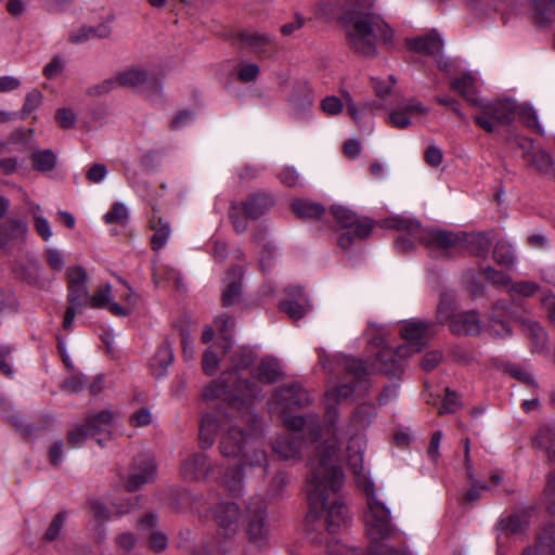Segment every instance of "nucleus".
I'll return each instance as SVG.
<instances>
[{
	"mask_svg": "<svg viewBox=\"0 0 555 555\" xmlns=\"http://www.w3.org/2000/svg\"><path fill=\"white\" fill-rule=\"evenodd\" d=\"M255 361V353L247 347H238L229 358L230 365L222 372L218 380L208 384L203 390L207 400L220 398L231 410L230 416L220 411L217 415H203L199 424V444L202 449L210 448L215 442L218 429H224L221 437L220 453L223 457L236 460L237 463L229 466L222 478L223 486L232 496L243 494V480L249 469L266 467L267 454L257 444L254 435L245 433L238 424H232V418L241 414L242 423L256 430V415L253 412V402L261 399L262 390L255 383L242 378L241 371L248 369Z\"/></svg>",
	"mask_w": 555,
	"mask_h": 555,
	"instance_id": "obj_1",
	"label": "nucleus"
},
{
	"mask_svg": "<svg viewBox=\"0 0 555 555\" xmlns=\"http://www.w3.org/2000/svg\"><path fill=\"white\" fill-rule=\"evenodd\" d=\"M338 411L328 406L324 422L326 434L331 437L319 443L308 461L306 488L312 506H322L328 489L337 490L344 485V473L339 463V447L345 438L346 428L337 427Z\"/></svg>",
	"mask_w": 555,
	"mask_h": 555,
	"instance_id": "obj_2",
	"label": "nucleus"
},
{
	"mask_svg": "<svg viewBox=\"0 0 555 555\" xmlns=\"http://www.w3.org/2000/svg\"><path fill=\"white\" fill-rule=\"evenodd\" d=\"M375 0H345L339 22L345 30L348 47L364 57L378 54L379 42L391 46L393 30L373 11Z\"/></svg>",
	"mask_w": 555,
	"mask_h": 555,
	"instance_id": "obj_3",
	"label": "nucleus"
},
{
	"mask_svg": "<svg viewBox=\"0 0 555 555\" xmlns=\"http://www.w3.org/2000/svg\"><path fill=\"white\" fill-rule=\"evenodd\" d=\"M379 224L382 228L401 232L395 241V247L399 253L413 250L417 242L431 251L449 249L459 242V236L452 232L424 229L417 220L402 216L385 218Z\"/></svg>",
	"mask_w": 555,
	"mask_h": 555,
	"instance_id": "obj_4",
	"label": "nucleus"
},
{
	"mask_svg": "<svg viewBox=\"0 0 555 555\" xmlns=\"http://www.w3.org/2000/svg\"><path fill=\"white\" fill-rule=\"evenodd\" d=\"M284 424L294 433H289L275 438L272 441V450L283 461L299 460L302 449V438L299 431L307 430L311 440L317 442L321 438L320 420L314 414L302 415H285Z\"/></svg>",
	"mask_w": 555,
	"mask_h": 555,
	"instance_id": "obj_5",
	"label": "nucleus"
},
{
	"mask_svg": "<svg viewBox=\"0 0 555 555\" xmlns=\"http://www.w3.org/2000/svg\"><path fill=\"white\" fill-rule=\"evenodd\" d=\"M362 491L365 493V511L363 521L370 540H391L397 534L389 507L375 490L371 479H364Z\"/></svg>",
	"mask_w": 555,
	"mask_h": 555,
	"instance_id": "obj_6",
	"label": "nucleus"
},
{
	"mask_svg": "<svg viewBox=\"0 0 555 555\" xmlns=\"http://www.w3.org/2000/svg\"><path fill=\"white\" fill-rule=\"evenodd\" d=\"M337 367L344 376L339 384L326 392L328 403H338L350 398L354 391L367 390L369 373L361 360L344 356L337 360Z\"/></svg>",
	"mask_w": 555,
	"mask_h": 555,
	"instance_id": "obj_7",
	"label": "nucleus"
},
{
	"mask_svg": "<svg viewBox=\"0 0 555 555\" xmlns=\"http://www.w3.org/2000/svg\"><path fill=\"white\" fill-rule=\"evenodd\" d=\"M476 105L479 113L474 116V121L488 133L511 126L515 120L516 102L512 99L480 101Z\"/></svg>",
	"mask_w": 555,
	"mask_h": 555,
	"instance_id": "obj_8",
	"label": "nucleus"
},
{
	"mask_svg": "<svg viewBox=\"0 0 555 555\" xmlns=\"http://www.w3.org/2000/svg\"><path fill=\"white\" fill-rule=\"evenodd\" d=\"M116 86L129 87L146 92H157L160 89V81L153 73L140 68H130L119 73L115 78H109L98 86L89 89V94L101 95L109 92Z\"/></svg>",
	"mask_w": 555,
	"mask_h": 555,
	"instance_id": "obj_9",
	"label": "nucleus"
},
{
	"mask_svg": "<svg viewBox=\"0 0 555 555\" xmlns=\"http://www.w3.org/2000/svg\"><path fill=\"white\" fill-rule=\"evenodd\" d=\"M332 214L345 230L338 238V245L344 249L349 248L357 241L365 240L373 230V221L371 219L360 218L352 210L344 206H333Z\"/></svg>",
	"mask_w": 555,
	"mask_h": 555,
	"instance_id": "obj_10",
	"label": "nucleus"
},
{
	"mask_svg": "<svg viewBox=\"0 0 555 555\" xmlns=\"http://www.w3.org/2000/svg\"><path fill=\"white\" fill-rule=\"evenodd\" d=\"M246 534L256 546H263L270 537L267 503L262 496H253L246 505Z\"/></svg>",
	"mask_w": 555,
	"mask_h": 555,
	"instance_id": "obj_11",
	"label": "nucleus"
},
{
	"mask_svg": "<svg viewBox=\"0 0 555 555\" xmlns=\"http://www.w3.org/2000/svg\"><path fill=\"white\" fill-rule=\"evenodd\" d=\"M341 487H343V485L337 490L328 489V491L326 493V499L322 506H319V507L312 506L310 499H308L310 511L306 518L307 527L310 526V522L312 520L319 519L322 512H325V519H324L323 524L328 533L334 534V533L338 532L341 528L347 527V525L349 522L348 507L340 501H335L330 506H327V501H328L330 494L337 493ZM305 490H306V494H308L306 487H305ZM307 498H309V495H307Z\"/></svg>",
	"mask_w": 555,
	"mask_h": 555,
	"instance_id": "obj_12",
	"label": "nucleus"
},
{
	"mask_svg": "<svg viewBox=\"0 0 555 555\" xmlns=\"http://www.w3.org/2000/svg\"><path fill=\"white\" fill-rule=\"evenodd\" d=\"M309 402V395L298 383H291L276 389L274 396L269 400V410H280L285 414L286 410L301 408Z\"/></svg>",
	"mask_w": 555,
	"mask_h": 555,
	"instance_id": "obj_13",
	"label": "nucleus"
},
{
	"mask_svg": "<svg viewBox=\"0 0 555 555\" xmlns=\"http://www.w3.org/2000/svg\"><path fill=\"white\" fill-rule=\"evenodd\" d=\"M433 326L434 323L428 321H410L404 323L401 326L400 334L405 340V344L397 348L399 358L420 352L425 345L423 339Z\"/></svg>",
	"mask_w": 555,
	"mask_h": 555,
	"instance_id": "obj_14",
	"label": "nucleus"
},
{
	"mask_svg": "<svg viewBox=\"0 0 555 555\" xmlns=\"http://www.w3.org/2000/svg\"><path fill=\"white\" fill-rule=\"evenodd\" d=\"M156 463L150 455H140L133 460L128 477L124 486L129 492L139 490L144 485L152 482L156 477Z\"/></svg>",
	"mask_w": 555,
	"mask_h": 555,
	"instance_id": "obj_15",
	"label": "nucleus"
},
{
	"mask_svg": "<svg viewBox=\"0 0 555 555\" xmlns=\"http://www.w3.org/2000/svg\"><path fill=\"white\" fill-rule=\"evenodd\" d=\"M214 518L220 535L233 538L238 532L241 509L236 503H219L214 511Z\"/></svg>",
	"mask_w": 555,
	"mask_h": 555,
	"instance_id": "obj_16",
	"label": "nucleus"
},
{
	"mask_svg": "<svg viewBox=\"0 0 555 555\" xmlns=\"http://www.w3.org/2000/svg\"><path fill=\"white\" fill-rule=\"evenodd\" d=\"M28 232V223L20 218H9L0 223V251L24 244Z\"/></svg>",
	"mask_w": 555,
	"mask_h": 555,
	"instance_id": "obj_17",
	"label": "nucleus"
},
{
	"mask_svg": "<svg viewBox=\"0 0 555 555\" xmlns=\"http://www.w3.org/2000/svg\"><path fill=\"white\" fill-rule=\"evenodd\" d=\"M287 297L280 302V309L294 321L300 320L309 311L308 299L300 286H289L285 289Z\"/></svg>",
	"mask_w": 555,
	"mask_h": 555,
	"instance_id": "obj_18",
	"label": "nucleus"
},
{
	"mask_svg": "<svg viewBox=\"0 0 555 555\" xmlns=\"http://www.w3.org/2000/svg\"><path fill=\"white\" fill-rule=\"evenodd\" d=\"M244 273L245 269L241 264H234L228 270L224 279L227 285L221 296V301L224 307H231L241 299Z\"/></svg>",
	"mask_w": 555,
	"mask_h": 555,
	"instance_id": "obj_19",
	"label": "nucleus"
},
{
	"mask_svg": "<svg viewBox=\"0 0 555 555\" xmlns=\"http://www.w3.org/2000/svg\"><path fill=\"white\" fill-rule=\"evenodd\" d=\"M212 469L211 464L205 454L194 453L186 457L181 466L180 473L185 480H201L206 478Z\"/></svg>",
	"mask_w": 555,
	"mask_h": 555,
	"instance_id": "obj_20",
	"label": "nucleus"
},
{
	"mask_svg": "<svg viewBox=\"0 0 555 555\" xmlns=\"http://www.w3.org/2000/svg\"><path fill=\"white\" fill-rule=\"evenodd\" d=\"M450 331L455 335H477L481 331L478 313L474 310L454 314L448 322Z\"/></svg>",
	"mask_w": 555,
	"mask_h": 555,
	"instance_id": "obj_21",
	"label": "nucleus"
},
{
	"mask_svg": "<svg viewBox=\"0 0 555 555\" xmlns=\"http://www.w3.org/2000/svg\"><path fill=\"white\" fill-rule=\"evenodd\" d=\"M376 415L375 406L371 403L360 404L353 412L349 424L346 427V435L348 439L356 443V436L359 431L367 428L374 416Z\"/></svg>",
	"mask_w": 555,
	"mask_h": 555,
	"instance_id": "obj_22",
	"label": "nucleus"
},
{
	"mask_svg": "<svg viewBox=\"0 0 555 555\" xmlns=\"http://www.w3.org/2000/svg\"><path fill=\"white\" fill-rule=\"evenodd\" d=\"M529 527V514L526 511H516L505 517H502L496 524V530L499 531L498 539H501V534H517L522 533Z\"/></svg>",
	"mask_w": 555,
	"mask_h": 555,
	"instance_id": "obj_23",
	"label": "nucleus"
},
{
	"mask_svg": "<svg viewBox=\"0 0 555 555\" xmlns=\"http://www.w3.org/2000/svg\"><path fill=\"white\" fill-rule=\"evenodd\" d=\"M291 113L295 118H301L313 105L312 92L307 86L295 88L289 98Z\"/></svg>",
	"mask_w": 555,
	"mask_h": 555,
	"instance_id": "obj_24",
	"label": "nucleus"
},
{
	"mask_svg": "<svg viewBox=\"0 0 555 555\" xmlns=\"http://www.w3.org/2000/svg\"><path fill=\"white\" fill-rule=\"evenodd\" d=\"M399 357L397 354V350L393 351L389 347H383L376 356V359L373 363L374 369L383 372L388 376H398L402 369L399 360L396 358Z\"/></svg>",
	"mask_w": 555,
	"mask_h": 555,
	"instance_id": "obj_25",
	"label": "nucleus"
},
{
	"mask_svg": "<svg viewBox=\"0 0 555 555\" xmlns=\"http://www.w3.org/2000/svg\"><path fill=\"white\" fill-rule=\"evenodd\" d=\"M521 325L524 334L531 343L532 352H544L547 349V334L544 328L532 320H524Z\"/></svg>",
	"mask_w": 555,
	"mask_h": 555,
	"instance_id": "obj_26",
	"label": "nucleus"
},
{
	"mask_svg": "<svg viewBox=\"0 0 555 555\" xmlns=\"http://www.w3.org/2000/svg\"><path fill=\"white\" fill-rule=\"evenodd\" d=\"M408 46L411 50L416 52H422L427 55H439L442 50L443 42L440 36L433 30L424 37L409 39Z\"/></svg>",
	"mask_w": 555,
	"mask_h": 555,
	"instance_id": "obj_27",
	"label": "nucleus"
},
{
	"mask_svg": "<svg viewBox=\"0 0 555 555\" xmlns=\"http://www.w3.org/2000/svg\"><path fill=\"white\" fill-rule=\"evenodd\" d=\"M274 205V198L268 193H257L249 196L243 208L250 219H258Z\"/></svg>",
	"mask_w": 555,
	"mask_h": 555,
	"instance_id": "obj_28",
	"label": "nucleus"
},
{
	"mask_svg": "<svg viewBox=\"0 0 555 555\" xmlns=\"http://www.w3.org/2000/svg\"><path fill=\"white\" fill-rule=\"evenodd\" d=\"M173 362L172 347L168 341L162 344L150 361L152 374L156 378H160L166 375L167 369Z\"/></svg>",
	"mask_w": 555,
	"mask_h": 555,
	"instance_id": "obj_29",
	"label": "nucleus"
},
{
	"mask_svg": "<svg viewBox=\"0 0 555 555\" xmlns=\"http://www.w3.org/2000/svg\"><path fill=\"white\" fill-rule=\"evenodd\" d=\"M532 550V555H555V524H547L541 528L537 535V541Z\"/></svg>",
	"mask_w": 555,
	"mask_h": 555,
	"instance_id": "obj_30",
	"label": "nucleus"
},
{
	"mask_svg": "<svg viewBox=\"0 0 555 555\" xmlns=\"http://www.w3.org/2000/svg\"><path fill=\"white\" fill-rule=\"evenodd\" d=\"M153 235L151 237L152 249L157 251L162 249L168 242L171 235V228L168 221L154 214L150 220Z\"/></svg>",
	"mask_w": 555,
	"mask_h": 555,
	"instance_id": "obj_31",
	"label": "nucleus"
},
{
	"mask_svg": "<svg viewBox=\"0 0 555 555\" xmlns=\"http://www.w3.org/2000/svg\"><path fill=\"white\" fill-rule=\"evenodd\" d=\"M237 38L244 43V46L248 47L255 53L261 54L267 51V47L273 44V37L251 30H243L238 33Z\"/></svg>",
	"mask_w": 555,
	"mask_h": 555,
	"instance_id": "obj_32",
	"label": "nucleus"
},
{
	"mask_svg": "<svg viewBox=\"0 0 555 555\" xmlns=\"http://www.w3.org/2000/svg\"><path fill=\"white\" fill-rule=\"evenodd\" d=\"M113 422L114 414L111 411L104 410L90 414L87 417L85 426L88 429L90 437H95L100 434L109 433Z\"/></svg>",
	"mask_w": 555,
	"mask_h": 555,
	"instance_id": "obj_33",
	"label": "nucleus"
},
{
	"mask_svg": "<svg viewBox=\"0 0 555 555\" xmlns=\"http://www.w3.org/2000/svg\"><path fill=\"white\" fill-rule=\"evenodd\" d=\"M109 34L111 27L107 23H102L95 27L82 26L70 34L69 41L73 43H81L92 38H106Z\"/></svg>",
	"mask_w": 555,
	"mask_h": 555,
	"instance_id": "obj_34",
	"label": "nucleus"
},
{
	"mask_svg": "<svg viewBox=\"0 0 555 555\" xmlns=\"http://www.w3.org/2000/svg\"><path fill=\"white\" fill-rule=\"evenodd\" d=\"M456 298L452 291H443L440 294L439 305L437 308V319L440 323H446L456 314Z\"/></svg>",
	"mask_w": 555,
	"mask_h": 555,
	"instance_id": "obj_35",
	"label": "nucleus"
},
{
	"mask_svg": "<svg viewBox=\"0 0 555 555\" xmlns=\"http://www.w3.org/2000/svg\"><path fill=\"white\" fill-rule=\"evenodd\" d=\"M494 261L502 267H511L516 262L513 245L506 240H498L492 253Z\"/></svg>",
	"mask_w": 555,
	"mask_h": 555,
	"instance_id": "obj_36",
	"label": "nucleus"
},
{
	"mask_svg": "<svg viewBox=\"0 0 555 555\" xmlns=\"http://www.w3.org/2000/svg\"><path fill=\"white\" fill-rule=\"evenodd\" d=\"M30 159L34 170L40 172L52 171L56 166V155L50 149L33 152Z\"/></svg>",
	"mask_w": 555,
	"mask_h": 555,
	"instance_id": "obj_37",
	"label": "nucleus"
},
{
	"mask_svg": "<svg viewBox=\"0 0 555 555\" xmlns=\"http://www.w3.org/2000/svg\"><path fill=\"white\" fill-rule=\"evenodd\" d=\"M493 240V232H479L470 235L468 247L472 254L478 257H487Z\"/></svg>",
	"mask_w": 555,
	"mask_h": 555,
	"instance_id": "obj_38",
	"label": "nucleus"
},
{
	"mask_svg": "<svg viewBox=\"0 0 555 555\" xmlns=\"http://www.w3.org/2000/svg\"><path fill=\"white\" fill-rule=\"evenodd\" d=\"M295 215L304 219H318L324 214V207L309 201L297 199L292 204Z\"/></svg>",
	"mask_w": 555,
	"mask_h": 555,
	"instance_id": "obj_39",
	"label": "nucleus"
},
{
	"mask_svg": "<svg viewBox=\"0 0 555 555\" xmlns=\"http://www.w3.org/2000/svg\"><path fill=\"white\" fill-rule=\"evenodd\" d=\"M532 2L540 26H547L555 21V0H532Z\"/></svg>",
	"mask_w": 555,
	"mask_h": 555,
	"instance_id": "obj_40",
	"label": "nucleus"
},
{
	"mask_svg": "<svg viewBox=\"0 0 555 555\" xmlns=\"http://www.w3.org/2000/svg\"><path fill=\"white\" fill-rule=\"evenodd\" d=\"M254 376L259 382L267 384L276 382L280 376L278 363L270 359H263L255 369Z\"/></svg>",
	"mask_w": 555,
	"mask_h": 555,
	"instance_id": "obj_41",
	"label": "nucleus"
},
{
	"mask_svg": "<svg viewBox=\"0 0 555 555\" xmlns=\"http://www.w3.org/2000/svg\"><path fill=\"white\" fill-rule=\"evenodd\" d=\"M348 451V465L350 469L352 470L353 475L356 476V480L358 483V487L362 490V485L364 479H367L364 475V467H363V454L360 449L357 451H353V447L351 444H348L347 447Z\"/></svg>",
	"mask_w": 555,
	"mask_h": 555,
	"instance_id": "obj_42",
	"label": "nucleus"
},
{
	"mask_svg": "<svg viewBox=\"0 0 555 555\" xmlns=\"http://www.w3.org/2000/svg\"><path fill=\"white\" fill-rule=\"evenodd\" d=\"M451 88L460 93L463 98L469 101L473 105H476L478 101L475 100L474 78L466 74L459 78H455L451 82Z\"/></svg>",
	"mask_w": 555,
	"mask_h": 555,
	"instance_id": "obj_43",
	"label": "nucleus"
},
{
	"mask_svg": "<svg viewBox=\"0 0 555 555\" xmlns=\"http://www.w3.org/2000/svg\"><path fill=\"white\" fill-rule=\"evenodd\" d=\"M534 443L550 454L555 449V424L542 425L534 438Z\"/></svg>",
	"mask_w": 555,
	"mask_h": 555,
	"instance_id": "obj_44",
	"label": "nucleus"
},
{
	"mask_svg": "<svg viewBox=\"0 0 555 555\" xmlns=\"http://www.w3.org/2000/svg\"><path fill=\"white\" fill-rule=\"evenodd\" d=\"M515 111V118L518 117V119L527 127L535 129L539 133L542 132L537 113L531 106L516 103Z\"/></svg>",
	"mask_w": 555,
	"mask_h": 555,
	"instance_id": "obj_45",
	"label": "nucleus"
},
{
	"mask_svg": "<svg viewBox=\"0 0 555 555\" xmlns=\"http://www.w3.org/2000/svg\"><path fill=\"white\" fill-rule=\"evenodd\" d=\"M89 289L87 285H68L67 300L79 310L89 306Z\"/></svg>",
	"mask_w": 555,
	"mask_h": 555,
	"instance_id": "obj_46",
	"label": "nucleus"
},
{
	"mask_svg": "<svg viewBox=\"0 0 555 555\" xmlns=\"http://www.w3.org/2000/svg\"><path fill=\"white\" fill-rule=\"evenodd\" d=\"M388 540L372 541L367 547V555H409L405 547H393L387 544Z\"/></svg>",
	"mask_w": 555,
	"mask_h": 555,
	"instance_id": "obj_47",
	"label": "nucleus"
},
{
	"mask_svg": "<svg viewBox=\"0 0 555 555\" xmlns=\"http://www.w3.org/2000/svg\"><path fill=\"white\" fill-rule=\"evenodd\" d=\"M344 98L346 100L348 113L356 121L360 120L362 114L366 112L373 113L382 107V105L377 102H365L361 104L360 107H358L349 93H345Z\"/></svg>",
	"mask_w": 555,
	"mask_h": 555,
	"instance_id": "obj_48",
	"label": "nucleus"
},
{
	"mask_svg": "<svg viewBox=\"0 0 555 555\" xmlns=\"http://www.w3.org/2000/svg\"><path fill=\"white\" fill-rule=\"evenodd\" d=\"M215 323L220 335L227 343L224 348L225 350H228L231 347V339L235 327V320L230 315L222 314L216 318Z\"/></svg>",
	"mask_w": 555,
	"mask_h": 555,
	"instance_id": "obj_49",
	"label": "nucleus"
},
{
	"mask_svg": "<svg viewBox=\"0 0 555 555\" xmlns=\"http://www.w3.org/2000/svg\"><path fill=\"white\" fill-rule=\"evenodd\" d=\"M528 162L542 173H547L553 166L552 156L541 149L530 154Z\"/></svg>",
	"mask_w": 555,
	"mask_h": 555,
	"instance_id": "obj_50",
	"label": "nucleus"
},
{
	"mask_svg": "<svg viewBox=\"0 0 555 555\" xmlns=\"http://www.w3.org/2000/svg\"><path fill=\"white\" fill-rule=\"evenodd\" d=\"M112 295V285L105 284L101 286L90 298H89V306L91 308L95 309H102L106 308L107 305L112 301L111 300Z\"/></svg>",
	"mask_w": 555,
	"mask_h": 555,
	"instance_id": "obj_51",
	"label": "nucleus"
},
{
	"mask_svg": "<svg viewBox=\"0 0 555 555\" xmlns=\"http://www.w3.org/2000/svg\"><path fill=\"white\" fill-rule=\"evenodd\" d=\"M243 210H245L243 208ZM229 218L237 233H244L248 229L247 218H249L245 211H241V208L236 204H232L229 210Z\"/></svg>",
	"mask_w": 555,
	"mask_h": 555,
	"instance_id": "obj_52",
	"label": "nucleus"
},
{
	"mask_svg": "<svg viewBox=\"0 0 555 555\" xmlns=\"http://www.w3.org/2000/svg\"><path fill=\"white\" fill-rule=\"evenodd\" d=\"M106 223L125 224L128 220V209L121 203H115L109 211L104 215Z\"/></svg>",
	"mask_w": 555,
	"mask_h": 555,
	"instance_id": "obj_53",
	"label": "nucleus"
},
{
	"mask_svg": "<svg viewBox=\"0 0 555 555\" xmlns=\"http://www.w3.org/2000/svg\"><path fill=\"white\" fill-rule=\"evenodd\" d=\"M470 483V488L465 492L463 499L465 502L473 504L477 502L481 498V491H486L489 489L487 482L479 481L475 478L473 474V480H468Z\"/></svg>",
	"mask_w": 555,
	"mask_h": 555,
	"instance_id": "obj_54",
	"label": "nucleus"
},
{
	"mask_svg": "<svg viewBox=\"0 0 555 555\" xmlns=\"http://www.w3.org/2000/svg\"><path fill=\"white\" fill-rule=\"evenodd\" d=\"M90 434L85 425H77L67 433V442L72 448H80Z\"/></svg>",
	"mask_w": 555,
	"mask_h": 555,
	"instance_id": "obj_55",
	"label": "nucleus"
},
{
	"mask_svg": "<svg viewBox=\"0 0 555 555\" xmlns=\"http://www.w3.org/2000/svg\"><path fill=\"white\" fill-rule=\"evenodd\" d=\"M539 289V285L533 281H518L511 284L509 293L517 294L524 297L533 296Z\"/></svg>",
	"mask_w": 555,
	"mask_h": 555,
	"instance_id": "obj_56",
	"label": "nucleus"
},
{
	"mask_svg": "<svg viewBox=\"0 0 555 555\" xmlns=\"http://www.w3.org/2000/svg\"><path fill=\"white\" fill-rule=\"evenodd\" d=\"M42 98V93L38 89H33L26 94L22 108L23 118H25L40 106Z\"/></svg>",
	"mask_w": 555,
	"mask_h": 555,
	"instance_id": "obj_57",
	"label": "nucleus"
},
{
	"mask_svg": "<svg viewBox=\"0 0 555 555\" xmlns=\"http://www.w3.org/2000/svg\"><path fill=\"white\" fill-rule=\"evenodd\" d=\"M89 507L92 516L99 521H106L111 517V511L100 499H90Z\"/></svg>",
	"mask_w": 555,
	"mask_h": 555,
	"instance_id": "obj_58",
	"label": "nucleus"
},
{
	"mask_svg": "<svg viewBox=\"0 0 555 555\" xmlns=\"http://www.w3.org/2000/svg\"><path fill=\"white\" fill-rule=\"evenodd\" d=\"M66 278L68 285H87L88 274L83 267L73 266L67 268Z\"/></svg>",
	"mask_w": 555,
	"mask_h": 555,
	"instance_id": "obj_59",
	"label": "nucleus"
},
{
	"mask_svg": "<svg viewBox=\"0 0 555 555\" xmlns=\"http://www.w3.org/2000/svg\"><path fill=\"white\" fill-rule=\"evenodd\" d=\"M65 521L66 516L64 513L56 514L44 533V539L49 542L56 540L65 525Z\"/></svg>",
	"mask_w": 555,
	"mask_h": 555,
	"instance_id": "obj_60",
	"label": "nucleus"
},
{
	"mask_svg": "<svg viewBox=\"0 0 555 555\" xmlns=\"http://www.w3.org/2000/svg\"><path fill=\"white\" fill-rule=\"evenodd\" d=\"M55 120L63 129L74 128L77 121V115L70 108H59L55 114Z\"/></svg>",
	"mask_w": 555,
	"mask_h": 555,
	"instance_id": "obj_61",
	"label": "nucleus"
},
{
	"mask_svg": "<svg viewBox=\"0 0 555 555\" xmlns=\"http://www.w3.org/2000/svg\"><path fill=\"white\" fill-rule=\"evenodd\" d=\"M86 386V376L82 374H74L68 379L61 384L62 390L68 393H76L81 391Z\"/></svg>",
	"mask_w": 555,
	"mask_h": 555,
	"instance_id": "obj_62",
	"label": "nucleus"
},
{
	"mask_svg": "<svg viewBox=\"0 0 555 555\" xmlns=\"http://www.w3.org/2000/svg\"><path fill=\"white\" fill-rule=\"evenodd\" d=\"M546 509L555 514V472L547 477L546 487L544 489Z\"/></svg>",
	"mask_w": 555,
	"mask_h": 555,
	"instance_id": "obj_63",
	"label": "nucleus"
},
{
	"mask_svg": "<svg viewBox=\"0 0 555 555\" xmlns=\"http://www.w3.org/2000/svg\"><path fill=\"white\" fill-rule=\"evenodd\" d=\"M326 548L328 555H358L357 550L351 548L335 539L327 542Z\"/></svg>",
	"mask_w": 555,
	"mask_h": 555,
	"instance_id": "obj_64",
	"label": "nucleus"
}]
</instances>
